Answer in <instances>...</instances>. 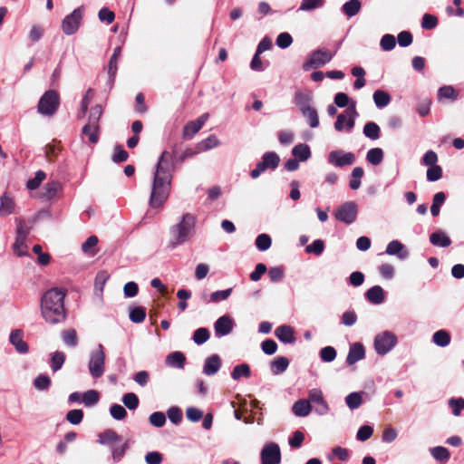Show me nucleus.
Returning a JSON list of instances; mask_svg holds the SVG:
<instances>
[{"mask_svg":"<svg viewBox=\"0 0 464 464\" xmlns=\"http://www.w3.org/2000/svg\"><path fill=\"white\" fill-rule=\"evenodd\" d=\"M321 360L326 362H333L336 357V350L333 346L324 347L320 351Z\"/></svg>","mask_w":464,"mask_h":464,"instance_id":"69168bd1","label":"nucleus"},{"mask_svg":"<svg viewBox=\"0 0 464 464\" xmlns=\"http://www.w3.org/2000/svg\"><path fill=\"white\" fill-rule=\"evenodd\" d=\"M381 47L384 51H391L396 45V39L392 34H384L381 39Z\"/></svg>","mask_w":464,"mask_h":464,"instance_id":"774afa93","label":"nucleus"},{"mask_svg":"<svg viewBox=\"0 0 464 464\" xmlns=\"http://www.w3.org/2000/svg\"><path fill=\"white\" fill-rule=\"evenodd\" d=\"M15 203L12 197L5 193L0 198V216L5 217L14 211Z\"/></svg>","mask_w":464,"mask_h":464,"instance_id":"393cba45","label":"nucleus"},{"mask_svg":"<svg viewBox=\"0 0 464 464\" xmlns=\"http://www.w3.org/2000/svg\"><path fill=\"white\" fill-rule=\"evenodd\" d=\"M373 101L378 108H383L390 103L391 96L385 91L377 90L373 93Z\"/></svg>","mask_w":464,"mask_h":464,"instance_id":"f704fd0d","label":"nucleus"},{"mask_svg":"<svg viewBox=\"0 0 464 464\" xmlns=\"http://www.w3.org/2000/svg\"><path fill=\"white\" fill-rule=\"evenodd\" d=\"M100 395L95 390H89L82 395V402L86 406H92L99 401Z\"/></svg>","mask_w":464,"mask_h":464,"instance_id":"6e6d98bb","label":"nucleus"},{"mask_svg":"<svg viewBox=\"0 0 464 464\" xmlns=\"http://www.w3.org/2000/svg\"><path fill=\"white\" fill-rule=\"evenodd\" d=\"M362 7L360 0H349L343 5V12L348 16L353 17L356 15Z\"/></svg>","mask_w":464,"mask_h":464,"instance_id":"c756f323","label":"nucleus"},{"mask_svg":"<svg viewBox=\"0 0 464 464\" xmlns=\"http://www.w3.org/2000/svg\"><path fill=\"white\" fill-rule=\"evenodd\" d=\"M83 11V6H80L63 18L62 29L65 34L71 35L77 32L82 21Z\"/></svg>","mask_w":464,"mask_h":464,"instance_id":"423d86ee","label":"nucleus"},{"mask_svg":"<svg viewBox=\"0 0 464 464\" xmlns=\"http://www.w3.org/2000/svg\"><path fill=\"white\" fill-rule=\"evenodd\" d=\"M310 402L316 403L320 406L318 410L320 413L325 412L328 410V405L324 399L323 392L319 389H312L308 393V400Z\"/></svg>","mask_w":464,"mask_h":464,"instance_id":"412c9836","label":"nucleus"},{"mask_svg":"<svg viewBox=\"0 0 464 464\" xmlns=\"http://www.w3.org/2000/svg\"><path fill=\"white\" fill-rule=\"evenodd\" d=\"M457 98L458 93L456 90L450 85L442 86L438 91V99L440 101L442 99H450L451 101H456Z\"/></svg>","mask_w":464,"mask_h":464,"instance_id":"a19ab883","label":"nucleus"},{"mask_svg":"<svg viewBox=\"0 0 464 464\" xmlns=\"http://www.w3.org/2000/svg\"><path fill=\"white\" fill-rule=\"evenodd\" d=\"M186 362V356L181 352H173L166 358V364L171 367L183 369Z\"/></svg>","mask_w":464,"mask_h":464,"instance_id":"a878e982","label":"nucleus"},{"mask_svg":"<svg viewBox=\"0 0 464 464\" xmlns=\"http://www.w3.org/2000/svg\"><path fill=\"white\" fill-rule=\"evenodd\" d=\"M365 296L370 303L380 304L384 301V291L380 285H374L366 292Z\"/></svg>","mask_w":464,"mask_h":464,"instance_id":"5701e85b","label":"nucleus"},{"mask_svg":"<svg viewBox=\"0 0 464 464\" xmlns=\"http://www.w3.org/2000/svg\"><path fill=\"white\" fill-rule=\"evenodd\" d=\"M210 334L208 328L201 327L197 329L193 334V341L195 343L200 345L209 339Z\"/></svg>","mask_w":464,"mask_h":464,"instance_id":"8fccbe9b","label":"nucleus"},{"mask_svg":"<svg viewBox=\"0 0 464 464\" xmlns=\"http://www.w3.org/2000/svg\"><path fill=\"white\" fill-rule=\"evenodd\" d=\"M366 160L372 165H379L383 160V151L380 148L371 149L366 155Z\"/></svg>","mask_w":464,"mask_h":464,"instance_id":"37998d69","label":"nucleus"},{"mask_svg":"<svg viewBox=\"0 0 464 464\" xmlns=\"http://www.w3.org/2000/svg\"><path fill=\"white\" fill-rule=\"evenodd\" d=\"M324 3L325 0H303L299 6V10L305 12L313 11L324 6Z\"/></svg>","mask_w":464,"mask_h":464,"instance_id":"09e8293b","label":"nucleus"},{"mask_svg":"<svg viewBox=\"0 0 464 464\" xmlns=\"http://www.w3.org/2000/svg\"><path fill=\"white\" fill-rule=\"evenodd\" d=\"M65 359H66V356L63 352L56 351V352L53 353L52 357H51V363H50V367H51L52 371L54 372L59 371L63 367V365L65 362Z\"/></svg>","mask_w":464,"mask_h":464,"instance_id":"72a5a7b5","label":"nucleus"},{"mask_svg":"<svg viewBox=\"0 0 464 464\" xmlns=\"http://www.w3.org/2000/svg\"><path fill=\"white\" fill-rule=\"evenodd\" d=\"M234 327V322L228 315L219 317L215 324V333L217 336H225L230 334Z\"/></svg>","mask_w":464,"mask_h":464,"instance_id":"4468645a","label":"nucleus"},{"mask_svg":"<svg viewBox=\"0 0 464 464\" xmlns=\"http://www.w3.org/2000/svg\"><path fill=\"white\" fill-rule=\"evenodd\" d=\"M292 411L295 416L305 417L311 411V405L307 400H298L294 403Z\"/></svg>","mask_w":464,"mask_h":464,"instance_id":"bb28decb","label":"nucleus"},{"mask_svg":"<svg viewBox=\"0 0 464 464\" xmlns=\"http://www.w3.org/2000/svg\"><path fill=\"white\" fill-rule=\"evenodd\" d=\"M329 163L335 167H344L352 165L355 161V156L352 152H343V150H334L329 153L328 156Z\"/></svg>","mask_w":464,"mask_h":464,"instance_id":"f8f14e48","label":"nucleus"},{"mask_svg":"<svg viewBox=\"0 0 464 464\" xmlns=\"http://www.w3.org/2000/svg\"><path fill=\"white\" fill-rule=\"evenodd\" d=\"M45 178H46L45 172L43 170H38L35 173L34 178L30 179L26 182V188L30 190H34V189L38 188L39 186L41 185V183L45 179Z\"/></svg>","mask_w":464,"mask_h":464,"instance_id":"de8ad7c7","label":"nucleus"},{"mask_svg":"<svg viewBox=\"0 0 464 464\" xmlns=\"http://www.w3.org/2000/svg\"><path fill=\"white\" fill-rule=\"evenodd\" d=\"M51 385V379L45 374H40L34 380V386L38 391L48 390Z\"/></svg>","mask_w":464,"mask_h":464,"instance_id":"864d4df0","label":"nucleus"},{"mask_svg":"<svg viewBox=\"0 0 464 464\" xmlns=\"http://www.w3.org/2000/svg\"><path fill=\"white\" fill-rule=\"evenodd\" d=\"M293 155L295 159H298L301 161H304L309 159L311 156L310 148L308 145L300 143L295 146L292 150Z\"/></svg>","mask_w":464,"mask_h":464,"instance_id":"7c9ffc66","label":"nucleus"},{"mask_svg":"<svg viewBox=\"0 0 464 464\" xmlns=\"http://www.w3.org/2000/svg\"><path fill=\"white\" fill-rule=\"evenodd\" d=\"M261 464H279L281 461V450L275 442L266 443L260 453Z\"/></svg>","mask_w":464,"mask_h":464,"instance_id":"9d476101","label":"nucleus"},{"mask_svg":"<svg viewBox=\"0 0 464 464\" xmlns=\"http://www.w3.org/2000/svg\"><path fill=\"white\" fill-rule=\"evenodd\" d=\"M24 332L16 329L11 332L10 343L15 347L19 353H25L28 352V344L24 341Z\"/></svg>","mask_w":464,"mask_h":464,"instance_id":"dca6fc26","label":"nucleus"},{"mask_svg":"<svg viewBox=\"0 0 464 464\" xmlns=\"http://www.w3.org/2000/svg\"><path fill=\"white\" fill-rule=\"evenodd\" d=\"M275 335L285 343H293L295 342V331L289 325H280L275 331Z\"/></svg>","mask_w":464,"mask_h":464,"instance_id":"a211bd4d","label":"nucleus"},{"mask_svg":"<svg viewBox=\"0 0 464 464\" xmlns=\"http://www.w3.org/2000/svg\"><path fill=\"white\" fill-rule=\"evenodd\" d=\"M220 366V357L218 354H213L206 359L203 372L206 375H214L218 372Z\"/></svg>","mask_w":464,"mask_h":464,"instance_id":"aec40b11","label":"nucleus"},{"mask_svg":"<svg viewBox=\"0 0 464 464\" xmlns=\"http://www.w3.org/2000/svg\"><path fill=\"white\" fill-rule=\"evenodd\" d=\"M16 224V237L27 238L31 227L26 226L25 220L22 218H15Z\"/></svg>","mask_w":464,"mask_h":464,"instance_id":"603ef678","label":"nucleus"},{"mask_svg":"<svg viewBox=\"0 0 464 464\" xmlns=\"http://www.w3.org/2000/svg\"><path fill=\"white\" fill-rule=\"evenodd\" d=\"M358 207L353 201H347L338 207L334 213L337 220L345 224H352L357 218Z\"/></svg>","mask_w":464,"mask_h":464,"instance_id":"6e6552de","label":"nucleus"},{"mask_svg":"<svg viewBox=\"0 0 464 464\" xmlns=\"http://www.w3.org/2000/svg\"><path fill=\"white\" fill-rule=\"evenodd\" d=\"M196 218L192 214L187 213L182 220L170 229V243L173 246L182 244L188 240L191 231L195 227Z\"/></svg>","mask_w":464,"mask_h":464,"instance_id":"7ed1b4c3","label":"nucleus"},{"mask_svg":"<svg viewBox=\"0 0 464 464\" xmlns=\"http://www.w3.org/2000/svg\"><path fill=\"white\" fill-rule=\"evenodd\" d=\"M105 353L102 344L92 352L89 361V372L91 375L97 379L103 375L105 371Z\"/></svg>","mask_w":464,"mask_h":464,"instance_id":"39448f33","label":"nucleus"},{"mask_svg":"<svg viewBox=\"0 0 464 464\" xmlns=\"http://www.w3.org/2000/svg\"><path fill=\"white\" fill-rule=\"evenodd\" d=\"M358 115L355 104H352L349 106L343 113H341L337 116L336 121L334 123V129L337 131H342L345 128L348 131H350L353 127L355 123V117Z\"/></svg>","mask_w":464,"mask_h":464,"instance_id":"1a4fd4ad","label":"nucleus"},{"mask_svg":"<svg viewBox=\"0 0 464 464\" xmlns=\"http://www.w3.org/2000/svg\"><path fill=\"white\" fill-rule=\"evenodd\" d=\"M262 161L268 167V169H275L278 167L280 159L276 152H266L262 157Z\"/></svg>","mask_w":464,"mask_h":464,"instance_id":"c03bdc74","label":"nucleus"},{"mask_svg":"<svg viewBox=\"0 0 464 464\" xmlns=\"http://www.w3.org/2000/svg\"><path fill=\"white\" fill-rule=\"evenodd\" d=\"M150 423L157 428H160L164 426L166 422V416L161 411H155L152 414H150Z\"/></svg>","mask_w":464,"mask_h":464,"instance_id":"0e129e2a","label":"nucleus"},{"mask_svg":"<svg viewBox=\"0 0 464 464\" xmlns=\"http://www.w3.org/2000/svg\"><path fill=\"white\" fill-rule=\"evenodd\" d=\"M430 242L440 247H448L451 245V239L443 231H437L430 236Z\"/></svg>","mask_w":464,"mask_h":464,"instance_id":"b1692460","label":"nucleus"},{"mask_svg":"<svg viewBox=\"0 0 464 464\" xmlns=\"http://www.w3.org/2000/svg\"><path fill=\"white\" fill-rule=\"evenodd\" d=\"M302 114L308 121L310 127H312V128L318 127L319 118H318L317 111L314 107L305 109V111H302Z\"/></svg>","mask_w":464,"mask_h":464,"instance_id":"49530a36","label":"nucleus"},{"mask_svg":"<svg viewBox=\"0 0 464 464\" xmlns=\"http://www.w3.org/2000/svg\"><path fill=\"white\" fill-rule=\"evenodd\" d=\"M364 174L362 167H355L352 171V179L349 182V187L353 190H356L361 187V179Z\"/></svg>","mask_w":464,"mask_h":464,"instance_id":"58836bf2","label":"nucleus"},{"mask_svg":"<svg viewBox=\"0 0 464 464\" xmlns=\"http://www.w3.org/2000/svg\"><path fill=\"white\" fill-rule=\"evenodd\" d=\"M363 134L371 140H377L380 138L381 129L377 123L368 121L363 127Z\"/></svg>","mask_w":464,"mask_h":464,"instance_id":"473e14b6","label":"nucleus"},{"mask_svg":"<svg viewBox=\"0 0 464 464\" xmlns=\"http://www.w3.org/2000/svg\"><path fill=\"white\" fill-rule=\"evenodd\" d=\"M103 113V109L101 105H95L90 111L88 117V122L84 125V130H88L89 128H94L100 130V120Z\"/></svg>","mask_w":464,"mask_h":464,"instance_id":"f3484780","label":"nucleus"},{"mask_svg":"<svg viewBox=\"0 0 464 464\" xmlns=\"http://www.w3.org/2000/svg\"><path fill=\"white\" fill-rule=\"evenodd\" d=\"M66 290L52 288L41 299V313L46 323L56 324L65 320L64 297Z\"/></svg>","mask_w":464,"mask_h":464,"instance_id":"f03ea898","label":"nucleus"},{"mask_svg":"<svg viewBox=\"0 0 464 464\" xmlns=\"http://www.w3.org/2000/svg\"><path fill=\"white\" fill-rule=\"evenodd\" d=\"M271 244V237L267 234H260L256 239V246L260 251L267 250Z\"/></svg>","mask_w":464,"mask_h":464,"instance_id":"bf43d9fd","label":"nucleus"},{"mask_svg":"<svg viewBox=\"0 0 464 464\" xmlns=\"http://www.w3.org/2000/svg\"><path fill=\"white\" fill-rule=\"evenodd\" d=\"M62 338L65 344L74 347L78 344L77 333L74 329H68L62 333Z\"/></svg>","mask_w":464,"mask_h":464,"instance_id":"a18cd8bd","label":"nucleus"},{"mask_svg":"<svg viewBox=\"0 0 464 464\" xmlns=\"http://www.w3.org/2000/svg\"><path fill=\"white\" fill-rule=\"evenodd\" d=\"M122 402L129 410H135L138 408L140 401L135 393L128 392L123 395Z\"/></svg>","mask_w":464,"mask_h":464,"instance_id":"5fc2aeb1","label":"nucleus"},{"mask_svg":"<svg viewBox=\"0 0 464 464\" xmlns=\"http://www.w3.org/2000/svg\"><path fill=\"white\" fill-rule=\"evenodd\" d=\"M430 451L432 457L437 460L446 461L450 459V456L449 450L440 446L431 449Z\"/></svg>","mask_w":464,"mask_h":464,"instance_id":"052dcab7","label":"nucleus"},{"mask_svg":"<svg viewBox=\"0 0 464 464\" xmlns=\"http://www.w3.org/2000/svg\"><path fill=\"white\" fill-rule=\"evenodd\" d=\"M333 58V53L328 50H316L313 52L311 57L304 63L303 68L308 71L312 68H317L329 63Z\"/></svg>","mask_w":464,"mask_h":464,"instance_id":"9b49d317","label":"nucleus"},{"mask_svg":"<svg viewBox=\"0 0 464 464\" xmlns=\"http://www.w3.org/2000/svg\"><path fill=\"white\" fill-rule=\"evenodd\" d=\"M146 317V309L142 306H137L130 310V319L135 324L142 323Z\"/></svg>","mask_w":464,"mask_h":464,"instance_id":"3c124183","label":"nucleus"},{"mask_svg":"<svg viewBox=\"0 0 464 464\" xmlns=\"http://www.w3.org/2000/svg\"><path fill=\"white\" fill-rule=\"evenodd\" d=\"M386 253L391 256L397 255L400 259H405L409 255L404 246L398 240H392L388 244Z\"/></svg>","mask_w":464,"mask_h":464,"instance_id":"4be33fe9","label":"nucleus"},{"mask_svg":"<svg viewBox=\"0 0 464 464\" xmlns=\"http://www.w3.org/2000/svg\"><path fill=\"white\" fill-rule=\"evenodd\" d=\"M61 188L62 185L59 181H48L43 188V198L52 199Z\"/></svg>","mask_w":464,"mask_h":464,"instance_id":"cd10ccee","label":"nucleus"},{"mask_svg":"<svg viewBox=\"0 0 464 464\" xmlns=\"http://www.w3.org/2000/svg\"><path fill=\"white\" fill-rule=\"evenodd\" d=\"M450 339V334L446 330H439L432 336L433 342L440 347L449 345Z\"/></svg>","mask_w":464,"mask_h":464,"instance_id":"e433bc0d","label":"nucleus"},{"mask_svg":"<svg viewBox=\"0 0 464 464\" xmlns=\"http://www.w3.org/2000/svg\"><path fill=\"white\" fill-rule=\"evenodd\" d=\"M60 95L56 91L48 90L40 98L37 104L38 113L46 116H53L60 106Z\"/></svg>","mask_w":464,"mask_h":464,"instance_id":"20e7f679","label":"nucleus"},{"mask_svg":"<svg viewBox=\"0 0 464 464\" xmlns=\"http://www.w3.org/2000/svg\"><path fill=\"white\" fill-rule=\"evenodd\" d=\"M177 151L178 144H175L172 152L164 150L157 163L150 198V205L154 208H161L169 196L174 164H181L188 158H192L201 152L197 146L195 149H186L179 156Z\"/></svg>","mask_w":464,"mask_h":464,"instance_id":"f257e3e1","label":"nucleus"},{"mask_svg":"<svg viewBox=\"0 0 464 464\" xmlns=\"http://www.w3.org/2000/svg\"><path fill=\"white\" fill-rule=\"evenodd\" d=\"M219 140L218 137L214 134L209 135L208 138L204 139L200 142L197 144L198 150L205 151L210 149H213L218 146Z\"/></svg>","mask_w":464,"mask_h":464,"instance_id":"ea45409f","label":"nucleus"},{"mask_svg":"<svg viewBox=\"0 0 464 464\" xmlns=\"http://www.w3.org/2000/svg\"><path fill=\"white\" fill-rule=\"evenodd\" d=\"M208 118V113H204L195 121H190L183 127L182 138L185 140H190L197 134Z\"/></svg>","mask_w":464,"mask_h":464,"instance_id":"ddd939ff","label":"nucleus"},{"mask_svg":"<svg viewBox=\"0 0 464 464\" xmlns=\"http://www.w3.org/2000/svg\"><path fill=\"white\" fill-rule=\"evenodd\" d=\"M397 343L396 335L389 331L379 334L374 338V348L376 353L381 355L386 354Z\"/></svg>","mask_w":464,"mask_h":464,"instance_id":"0eeeda50","label":"nucleus"},{"mask_svg":"<svg viewBox=\"0 0 464 464\" xmlns=\"http://www.w3.org/2000/svg\"><path fill=\"white\" fill-rule=\"evenodd\" d=\"M289 365V361L286 357L280 356L275 358L270 364L271 372L274 374H280L284 372Z\"/></svg>","mask_w":464,"mask_h":464,"instance_id":"c85d7f7f","label":"nucleus"},{"mask_svg":"<svg viewBox=\"0 0 464 464\" xmlns=\"http://www.w3.org/2000/svg\"><path fill=\"white\" fill-rule=\"evenodd\" d=\"M83 419V411L79 409L71 410L66 414V420L73 425H78Z\"/></svg>","mask_w":464,"mask_h":464,"instance_id":"13d9d810","label":"nucleus"},{"mask_svg":"<svg viewBox=\"0 0 464 464\" xmlns=\"http://www.w3.org/2000/svg\"><path fill=\"white\" fill-rule=\"evenodd\" d=\"M310 102L311 96L309 94L297 92L295 96V102L301 112L305 111V109L311 108Z\"/></svg>","mask_w":464,"mask_h":464,"instance_id":"79ce46f5","label":"nucleus"},{"mask_svg":"<svg viewBox=\"0 0 464 464\" xmlns=\"http://www.w3.org/2000/svg\"><path fill=\"white\" fill-rule=\"evenodd\" d=\"M438 18L430 14H425L422 17L421 27L426 30H432L438 25Z\"/></svg>","mask_w":464,"mask_h":464,"instance_id":"680f3d73","label":"nucleus"},{"mask_svg":"<svg viewBox=\"0 0 464 464\" xmlns=\"http://www.w3.org/2000/svg\"><path fill=\"white\" fill-rule=\"evenodd\" d=\"M449 405L452 410V413L455 416H459L461 411L464 409V399L463 398H451L449 401Z\"/></svg>","mask_w":464,"mask_h":464,"instance_id":"338daca9","label":"nucleus"},{"mask_svg":"<svg viewBox=\"0 0 464 464\" xmlns=\"http://www.w3.org/2000/svg\"><path fill=\"white\" fill-rule=\"evenodd\" d=\"M445 200L446 195L444 192H438L434 195L432 205L430 207V212L433 217L440 215V207L444 204Z\"/></svg>","mask_w":464,"mask_h":464,"instance_id":"c9c22d12","label":"nucleus"},{"mask_svg":"<svg viewBox=\"0 0 464 464\" xmlns=\"http://www.w3.org/2000/svg\"><path fill=\"white\" fill-rule=\"evenodd\" d=\"M121 53V48L116 47L113 51L112 55L111 56V59L109 61L108 64V76L111 85L113 84L115 81V76L118 71V61L119 57Z\"/></svg>","mask_w":464,"mask_h":464,"instance_id":"6ab92c4d","label":"nucleus"},{"mask_svg":"<svg viewBox=\"0 0 464 464\" xmlns=\"http://www.w3.org/2000/svg\"><path fill=\"white\" fill-rule=\"evenodd\" d=\"M251 375V370L248 364L241 363L234 367L231 377L234 380H238L241 377L248 378Z\"/></svg>","mask_w":464,"mask_h":464,"instance_id":"4c0bfd02","label":"nucleus"},{"mask_svg":"<svg viewBox=\"0 0 464 464\" xmlns=\"http://www.w3.org/2000/svg\"><path fill=\"white\" fill-rule=\"evenodd\" d=\"M365 357V349L362 343H355L350 346L346 362L353 365Z\"/></svg>","mask_w":464,"mask_h":464,"instance_id":"2eb2a0df","label":"nucleus"},{"mask_svg":"<svg viewBox=\"0 0 464 464\" xmlns=\"http://www.w3.org/2000/svg\"><path fill=\"white\" fill-rule=\"evenodd\" d=\"M110 413L113 419L121 420L126 418L127 411L123 406L121 404H112L110 408Z\"/></svg>","mask_w":464,"mask_h":464,"instance_id":"e2e57ef3","label":"nucleus"},{"mask_svg":"<svg viewBox=\"0 0 464 464\" xmlns=\"http://www.w3.org/2000/svg\"><path fill=\"white\" fill-rule=\"evenodd\" d=\"M345 402L350 409L353 410L361 406L362 399L360 393L352 392L345 398Z\"/></svg>","mask_w":464,"mask_h":464,"instance_id":"4d7b16f0","label":"nucleus"},{"mask_svg":"<svg viewBox=\"0 0 464 464\" xmlns=\"http://www.w3.org/2000/svg\"><path fill=\"white\" fill-rule=\"evenodd\" d=\"M121 441V436L113 430H106L99 435L98 442L100 444H111Z\"/></svg>","mask_w":464,"mask_h":464,"instance_id":"2f4dec72","label":"nucleus"}]
</instances>
